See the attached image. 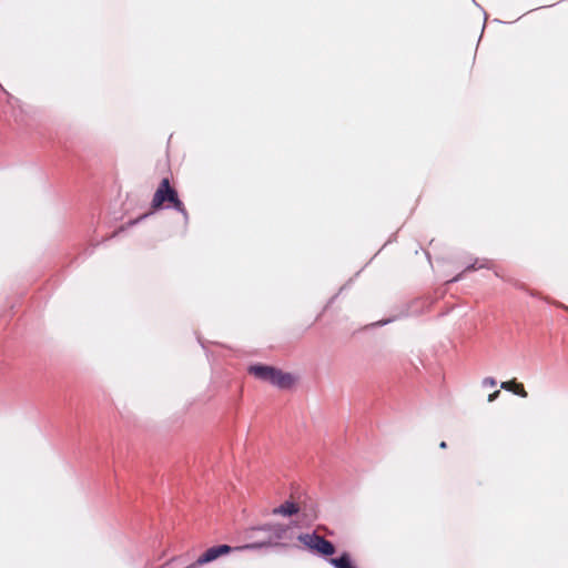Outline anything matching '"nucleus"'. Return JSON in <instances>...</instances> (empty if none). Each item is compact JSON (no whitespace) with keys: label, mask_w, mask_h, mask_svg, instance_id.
<instances>
[{"label":"nucleus","mask_w":568,"mask_h":568,"mask_svg":"<svg viewBox=\"0 0 568 568\" xmlns=\"http://www.w3.org/2000/svg\"><path fill=\"white\" fill-rule=\"evenodd\" d=\"M164 205L168 207L172 206L184 216H187L185 205L179 199L178 191L171 185L169 178L162 179L151 202V207L154 211L162 209Z\"/></svg>","instance_id":"f257e3e1"},{"label":"nucleus","mask_w":568,"mask_h":568,"mask_svg":"<svg viewBox=\"0 0 568 568\" xmlns=\"http://www.w3.org/2000/svg\"><path fill=\"white\" fill-rule=\"evenodd\" d=\"M255 530L264 532L265 537L262 541L256 544H250L242 547L234 548L235 550L261 548L264 546L272 545L283 539L288 530V527L281 524L264 525Z\"/></svg>","instance_id":"f03ea898"},{"label":"nucleus","mask_w":568,"mask_h":568,"mask_svg":"<svg viewBox=\"0 0 568 568\" xmlns=\"http://www.w3.org/2000/svg\"><path fill=\"white\" fill-rule=\"evenodd\" d=\"M298 540L310 550L321 556L328 557L335 554V546L317 534H302L298 536Z\"/></svg>","instance_id":"7ed1b4c3"},{"label":"nucleus","mask_w":568,"mask_h":568,"mask_svg":"<svg viewBox=\"0 0 568 568\" xmlns=\"http://www.w3.org/2000/svg\"><path fill=\"white\" fill-rule=\"evenodd\" d=\"M232 550H233V548L227 545L213 546V547L206 549L193 564L197 568L200 566H203L205 564L216 560L221 556L230 554Z\"/></svg>","instance_id":"20e7f679"},{"label":"nucleus","mask_w":568,"mask_h":568,"mask_svg":"<svg viewBox=\"0 0 568 568\" xmlns=\"http://www.w3.org/2000/svg\"><path fill=\"white\" fill-rule=\"evenodd\" d=\"M295 377L291 373H285L275 368L272 379V385L286 389L295 384Z\"/></svg>","instance_id":"39448f33"},{"label":"nucleus","mask_w":568,"mask_h":568,"mask_svg":"<svg viewBox=\"0 0 568 568\" xmlns=\"http://www.w3.org/2000/svg\"><path fill=\"white\" fill-rule=\"evenodd\" d=\"M275 367L266 365H252L248 367V373L256 378L268 382L272 384Z\"/></svg>","instance_id":"423d86ee"},{"label":"nucleus","mask_w":568,"mask_h":568,"mask_svg":"<svg viewBox=\"0 0 568 568\" xmlns=\"http://www.w3.org/2000/svg\"><path fill=\"white\" fill-rule=\"evenodd\" d=\"M500 387L503 389L513 392L514 394L526 398L528 396L527 390L525 389L524 385L521 383H518L516 379L503 382Z\"/></svg>","instance_id":"0eeeda50"},{"label":"nucleus","mask_w":568,"mask_h":568,"mask_svg":"<svg viewBox=\"0 0 568 568\" xmlns=\"http://www.w3.org/2000/svg\"><path fill=\"white\" fill-rule=\"evenodd\" d=\"M300 511V507L297 504L293 501H285L281 506L274 508L272 513L274 515H281V516H292Z\"/></svg>","instance_id":"6e6552de"},{"label":"nucleus","mask_w":568,"mask_h":568,"mask_svg":"<svg viewBox=\"0 0 568 568\" xmlns=\"http://www.w3.org/2000/svg\"><path fill=\"white\" fill-rule=\"evenodd\" d=\"M329 564L335 568H357L347 551L342 552L338 558H331Z\"/></svg>","instance_id":"1a4fd4ad"},{"label":"nucleus","mask_w":568,"mask_h":568,"mask_svg":"<svg viewBox=\"0 0 568 568\" xmlns=\"http://www.w3.org/2000/svg\"><path fill=\"white\" fill-rule=\"evenodd\" d=\"M484 384L494 387L496 385V381L493 377H487L484 379Z\"/></svg>","instance_id":"9d476101"},{"label":"nucleus","mask_w":568,"mask_h":568,"mask_svg":"<svg viewBox=\"0 0 568 568\" xmlns=\"http://www.w3.org/2000/svg\"><path fill=\"white\" fill-rule=\"evenodd\" d=\"M499 394H500L499 390H495L494 393L489 394L488 402H494L499 396Z\"/></svg>","instance_id":"9b49d317"},{"label":"nucleus","mask_w":568,"mask_h":568,"mask_svg":"<svg viewBox=\"0 0 568 568\" xmlns=\"http://www.w3.org/2000/svg\"><path fill=\"white\" fill-rule=\"evenodd\" d=\"M439 447H440V448H446V447H447L446 442H442V443L439 444Z\"/></svg>","instance_id":"f8f14e48"}]
</instances>
